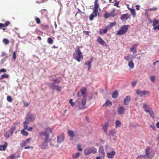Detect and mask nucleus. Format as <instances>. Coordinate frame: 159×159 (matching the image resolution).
<instances>
[{"instance_id": "obj_1", "label": "nucleus", "mask_w": 159, "mask_h": 159, "mask_svg": "<svg viewBox=\"0 0 159 159\" xmlns=\"http://www.w3.org/2000/svg\"><path fill=\"white\" fill-rule=\"evenodd\" d=\"M116 10L115 8H113L110 13L105 11L103 15L104 18L107 19L110 17H113L117 16L119 14V13L118 11H116Z\"/></svg>"}, {"instance_id": "obj_2", "label": "nucleus", "mask_w": 159, "mask_h": 159, "mask_svg": "<svg viewBox=\"0 0 159 159\" xmlns=\"http://www.w3.org/2000/svg\"><path fill=\"white\" fill-rule=\"evenodd\" d=\"M77 49L75 51V53H74V58L77 61L80 62L81 59H83V57L82 53L81 52L79 47H77Z\"/></svg>"}, {"instance_id": "obj_3", "label": "nucleus", "mask_w": 159, "mask_h": 159, "mask_svg": "<svg viewBox=\"0 0 159 159\" xmlns=\"http://www.w3.org/2000/svg\"><path fill=\"white\" fill-rule=\"evenodd\" d=\"M97 149L93 147H89L85 149L84 150V154L86 155H88L91 153L94 154L97 152Z\"/></svg>"}, {"instance_id": "obj_4", "label": "nucleus", "mask_w": 159, "mask_h": 159, "mask_svg": "<svg viewBox=\"0 0 159 159\" xmlns=\"http://www.w3.org/2000/svg\"><path fill=\"white\" fill-rule=\"evenodd\" d=\"M129 25H125L121 27L120 30L117 31V35H121L125 34L127 32Z\"/></svg>"}, {"instance_id": "obj_5", "label": "nucleus", "mask_w": 159, "mask_h": 159, "mask_svg": "<svg viewBox=\"0 0 159 159\" xmlns=\"http://www.w3.org/2000/svg\"><path fill=\"white\" fill-rule=\"evenodd\" d=\"M87 98L85 96L83 97V99L81 100V103H80L78 106V107L80 110L85 109L86 108L85 105L86 103Z\"/></svg>"}, {"instance_id": "obj_6", "label": "nucleus", "mask_w": 159, "mask_h": 159, "mask_svg": "<svg viewBox=\"0 0 159 159\" xmlns=\"http://www.w3.org/2000/svg\"><path fill=\"white\" fill-rule=\"evenodd\" d=\"M87 91V89L86 88L84 87L82 88L80 91V92H78L77 93V96L78 97H81L83 96V97L85 96L86 97V92Z\"/></svg>"}, {"instance_id": "obj_7", "label": "nucleus", "mask_w": 159, "mask_h": 159, "mask_svg": "<svg viewBox=\"0 0 159 159\" xmlns=\"http://www.w3.org/2000/svg\"><path fill=\"white\" fill-rule=\"evenodd\" d=\"M150 148L149 147H147L145 149V157L148 159H151L153 156V154H150Z\"/></svg>"}, {"instance_id": "obj_8", "label": "nucleus", "mask_w": 159, "mask_h": 159, "mask_svg": "<svg viewBox=\"0 0 159 159\" xmlns=\"http://www.w3.org/2000/svg\"><path fill=\"white\" fill-rule=\"evenodd\" d=\"M15 128H11L10 130L6 132L4 134L5 136L7 138H9L10 137L12 136L13 133L15 130Z\"/></svg>"}, {"instance_id": "obj_9", "label": "nucleus", "mask_w": 159, "mask_h": 159, "mask_svg": "<svg viewBox=\"0 0 159 159\" xmlns=\"http://www.w3.org/2000/svg\"><path fill=\"white\" fill-rule=\"evenodd\" d=\"M136 93L138 95H139L140 97H142L144 95L149 94V92L148 91L145 90L141 91L140 90L138 89L136 90Z\"/></svg>"}, {"instance_id": "obj_10", "label": "nucleus", "mask_w": 159, "mask_h": 159, "mask_svg": "<svg viewBox=\"0 0 159 159\" xmlns=\"http://www.w3.org/2000/svg\"><path fill=\"white\" fill-rule=\"evenodd\" d=\"M48 139H45L44 141L40 145V148L43 149H45L47 148L48 146Z\"/></svg>"}, {"instance_id": "obj_11", "label": "nucleus", "mask_w": 159, "mask_h": 159, "mask_svg": "<svg viewBox=\"0 0 159 159\" xmlns=\"http://www.w3.org/2000/svg\"><path fill=\"white\" fill-rule=\"evenodd\" d=\"M50 87H51L53 89H55L61 92L62 87L61 86H59L58 85H55L53 83L50 84H49Z\"/></svg>"}, {"instance_id": "obj_12", "label": "nucleus", "mask_w": 159, "mask_h": 159, "mask_svg": "<svg viewBox=\"0 0 159 159\" xmlns=\"http://www.w3.org/2000/svg\"><path fill=\"white\" fill-rule=\"evenodd\" d=\"M97 41L100 44L103 46H107V44L106 42L102 39L100 37H98L97 39Z\"/></svg>"}, {"instance_id": "obj_13", "label": "nucleus", "mask_w": 159, "mask_h": 159, "mask_svg": "<svg viewBox=\"0 0 159 159\" xmlns=\"http://www.w3.org/2000/svg\"><path fill=\"white\" fill-rule=\"evenodd\" d=\"M26 118L30 122H32L35 120V116L33 114H28Z\"/></svg>"}, {"instance_id": "obj_14", "label": "nucleus", "mask_w": 159, "mask_h": 159, "mask_svg": "<svg viewBox=\"0 0 159 159\" xmlns=\"http://www.w3.org/2000/svg\"><path fill=\"white\" fill-rule=\"evenodd\" d=\"M98 11L94 10L92 13L89 16V19L90 20H93L94 17L97 16V14Z\"/></svg>"}, {"instance_id": "obj_15", "label": "nucleus", "mask_w": 159, "mask_h": 159, "mask_svg": "<svg viewBox=\"0 0 159 159\" xmlns=\"http://www.w3.org/2000/svg\"><path fill=\"white\" fill-rule=\"evenodd\" d=\"M131 101V97L129 96H127L124 100V105H128Z\"/></svg>"}, {"instance_id": "obj_16", "label": "nucleus", "mask_w": 159, "mask_h": 159, "mask_svg": "<svg viewBox=\"0 0 159 159\" xmlns=\"http://www.w3.org/2000/svg\"><path fill=\"white\" fill-rule=\"evenodd\" d=\"M65 138L64 135V134H62L57 137V143H61L64 140Z\"/></svg>"}, {"instance_id": "obj_17", "label": "nucleus", "mask_w": 159, "mask_h": 159, "mask_svg": "<svg viewBox=\"0 0 159 159\" xmlns=\"http://www.w3.org/2000/svg\"><path fill=\"white\" fill-rule=\"evenodd\" d=\"M99 153L101 157H103L105 156L104 149L103 146H101L99 147Z\"/></svg>"}, {"instance_id": "obj_18", "label": "nucleus", "mask_w": 159, "mask_h": 159, "mask_svg": "<svg viewBox=\"0 0 159 159\" xmlns=\"http://www.w3.org/2000/svg\"><path fill=\"white\" fill-rule=\"evenodd\" d=\"M109 123L108 122H105L104 124L102 125V129L103 130L104 132L105 133L107 132V131L108 127L109 126Z\"/></svg>"}, {"instance_id": "obj_19", "label": "nucleus", "mask_w": 159, "mask_h": 159, "mask_svg": "<svg viewBox=\"0 0 159 159\" xmlns=\"http://www.w3.org/2000/svg\"><path fill=\"white\" fill-rule=\"evenodd\" d=\"M125 109L122 106L119 107L117 109L118 113L119 114H122L124 113Z\"/></svg>"}, {"instance_id": "obj_20", "label": "nucleus", "mask_w": 159, "mask_h": 159, "mask_svg": "<svg viewBox=\"0 0 159 159\" xmlns=\"http://www.w3.org/2000/svg\"><path fill=\"white\" fill-rule=\"evenodd\" d=\"M40 136H45V139H48L49 135L48 133L44 132L43 131H42L40 133Z\"/></svg>"}, {"instance_id": "obj_21", "label": "nucleus", "mask_w": 159, "mask_h": 159, "mask_svg": "<svg viewBox=\"0 0 159 159\" xmlns=\"http://www.w3.org/2000/svg\"><path fill=\"white\" fill-rule=\"evenodd\" d=\"M7 146V143L6 142L4 143L3 145H0V151H4Z\"/></svg>"}, {"instance_id": "obj_22", "label": "nucleus", "mask_w": 159, "mask_h": 159, "mask_svg": "<svg viewBox=\"0 0 159 159\" xmlns=\"http://www.w3.org/2000/svg\"><path fill=\"white\" fill-rule=\"evenodd\" d=\"M129 16L128 14H124L121 16L120 19L122 20L125 21L128 19Z\"/></svg>"}, {"instance_id": "obj_23", "label": "nucleus", "mask_w": 159, "mask_h": 159, "mask_svg": "<svg viewBox=\"0 0 159 159\" xmlns=\"http://www.w3.org/2000/svg\"><path fill=\"white\" fill-rule=\"evenodd\" d=\"M115 152L114 151H112L111 152H108L107 154V156L108 158H112L115 154Z\"/></svg>"}, {"instance_id": "obj_24", "label": "nucleus", "mask_w": 159, "mask_h": 159, "mask_svg": "<svg viewBox=\"0 0 159 159\" xmlns=\"http://www.w3.org/2000/svg\"><path fill=\"white\" fill-rule=\"evenodd\" d=\"M67 133L69 136L71 138H73L75 136L74 131L68 129L67 130Z\"/></svg>"}, {"instance_id": "obj_25", "label": "nucleus", "mask_w": 159, "mask_h": 159, "mask_svg": "<svg viewBox=\"0 0 159 159\" xmlns=\"http://www.w3.org/2000/svg\"><path fill=\"white\" fill-rule=\"evenodd\" d=\"M30 122L26 118L25 121L23 123L24 128L25 129H27L28 128V125Z\"/></svg>"}, {"instance_id": "obj_26", "label": "nucleus", "mask_w": 159, "mask_h": 159, "mask_svg": "<svg viewBox=\"0 0 159 159\" xmlns=\"http://www.w3.org/2000/svg\"><path fill=\"white\" fill-rule=\"evenodd\" d=\"M107 31L108 29L106 28L103 29H101L99 30V34H104L106 33L107 32Z\"/></svg>"}, {"instance_id": "obj_27", "label": "nucleus", "mask_w": 159, "mask_h": 159, "mask_svg": "<svg viewBox=\"0 0 159 159\" xmlns=\"http://www.w3.org/2000/svg\"><path fill=\"white\" fill-rule=\"evenodd\" d=\"M128 8L131 11V14H132L133 17H134L136 15V13L135 10L134 9L130 8L129 7H128Z\"/></svg>"}, {"instance_id": "obj_28", "label": "nucleus", "mask_w": 159, "mask_h": 159, "mask_svg": "<svg viewBox=\"0 0 159 159\" xmlns=\"http://www.w3.org/2000/svg\"><path fill=\"white\" fill-rule=\"evenodd\" d=\"M98 0H95V2H94L95 6L94 7V10L98 11V9L99 7V5L98 4Z\"/></svg>"}, {"instance_id": "obj_29", "label": "nucleus", "mask_w": 159, "mask_h": 159, "mask_svg": "<svg viewBox=\"0 0 159 159\" xmlns=\"http://www.w3.org/2000/svg\"><path fill=\"white\" fill-rule=\"evenodd\" d=\"M9 77V75H8L6 74H4L1 76L0 77V80H2L3 79H7Z\"/></svg>"}, {"instance_id": "obj_30", "label": "nucleus", "mask_w": 159, "mask_h": 159, "mask_svg": "<svg viewBox=\"0 0 159 159\" xmlns=\"http://www.w3.org/2000/svg\"><path fill=\"white\" fill-rule=\"evenodd\" d=\"M128 66L130 68L132 69L134 67V64L133 61H131L129 62Z\"/></svg>"}, {"instance_id": "obj_31", "label": "nucleus", "mask_w": 159, "mask_h": 159, "mask_svg": "<svg viewBox=\"0 0 159 159\" xmlns=\"http://www.w3.org/2000/svg\"><path fill=\"white\" fill-rule=\"evenodd\" d=\"M118 95V92L117 90H116L112 93V97L113 98H116Z\"/></svg>"}, {"instance_id": "obj_32", "label": "nucleus", "mask_w": 159, "mask_h": 159, "mask_svg": "<svg viewBox=\"0 0 159 159\" xmlns=\"http://www.w3.org/2000/svg\"><path fill=\"white\" fill-rule=\"evenodd\" d=\"M124 59L126 61H129L130 60L132 59V56L129 55L126 56H125L124 57Z\"/></svg>"}, {"instance_id": "obj_33", "label": "nucleus", "mask_w": 159, "mask_h": 159, "mask_svg": "<svg viewBox=\"0 0 159 159\" xmlns=\"http://www.w3.org/2000/svg\"><path fill=\"white\" fill-rule=\"evenodd\" d=\"M112 105V103L109 100H107L105 103L103 105V106L104 107L105 106H110Z\"/></svg>"}, {"instance_id": "obj_34", "label": "nucleus", "mask_w": 159, "mask_h": 159, "mask_svg": "<svg viewBox=\"0 0 159 159\" xmlns=\"http://www.w3.org/2000/svg\"><path fill=\"white\" fill-rule=\"evenodd\" d=\"M159 23V21L158 20L155 19H153V23L152 25L153 26V27L156 26V25L158 24Z\"/></svg>"}, {"instance_id": "obj_35", "label": "nucleus", "mask_w": 159, "mask_h": 159, "mask_svg": "<svg viewBox=\"0 0 159 159\" xmlns=\"http://www.w3.org/2000/svg\"><path fill=\"white\" fill-rule=\"evenodd\" d=\"M25 129H22L21 131V134L24 136H27L28 135V133L27 132L25 131Z\"/></svg>"}, {"instance_id": "obj_36", "label": "nucleus", "mask_w": 159, "mask_h": 159, "mask_svg": "<svg viewBox=\"0 0 159 159\" xmlns=\"http://www.w3.org/2000/svg\"><path fill=\"white\" fill-rule=\"evenodd\" d=\"M121 122L119 120H117L116 121L115 127L117 128L120 126Z\"/></svg>"}, {"instance_id": "obj_37", "label": "nucleus", "mask_w": 159, "mask_h": 159, "mask_svg": "<svg viewBox=\"0 0 159 159\" xmlns=\"http://www.w3.org/2000/svg\"><path fill=\"white\" fill-rule=\"evenodd\" d=\"M80 155V153L79 152L76 153L72 155L73 158L74 159L78 157Z\"/></svg>"}, {"instance_id": "obj_38", "label": "nucleus", "mask_w": 159, "mask_h": 159, "mask_svg": "<svg viewBox=\"0 0 159 159\" xmlns=\"http://www.w3.org/2000/svg\"><path fill=\"white\" fill-rule=\"evenodd\" d=\"M148 112L149 113V114L150 115V116H151V117H152L153 119L155 117V116L154 113L153 111H150L149 110V112Z\"/></svg>"}, {"instance_id": "obj_39", "label": "nucleus", "mask_w": 159, "mask_h": 159, "mask_svg": "<svg viewBox=\"0 0 159 159\" xmlns=\"http://www.w3.org/2000/svg\"><path fill=\"white\" fill-rule=\"evenodd\" d=\"M134 47L131 46L130 48V51L134 53H136L137 52V50Z\"/></svg>"}, {"instance_id": "obj_40", "label": "nucleus", "mask_w": 159, "mask_h": 159, "mask_svg": "<svg viewBox=\"0 0 159 159\" xmlns=\"http://www.w3.org/2000/svg\"><path fill=\"white\" fill-rule=\"evenodd\" d=\"M148 106L147 105L145 104H143V107L144 109V111H145L146 112H149L148 110L147 109V107H148Z\"/></svg>"}, {"instance_id": "obj_41", "label": "nucleus", "mask_w": 159, "mask_h": 159, "mask_svg": "<svg viewBox=\"0 0 159 159\" xmlns=\"http://www.w3.org/2000/svg\"><path fill=\"white\" fill-rule=\"evenodd\" d=\"M47 42L49 44H52L53 43V41L51 38H48V39Z\"/></svg>"}, {"instance_id": "obj_42", "label": "nucleus", "mask_w": 159, "mask_h": 159, "mask_svg": "<svg viewBox=\"0 0 159 159\" xmlns=\"http://www.w3.org/2000/svg\"><path fill=\"white\" fill-rule=\"evenodd\" d=\"M46 132H48L49 133H52V129L49 127L45 129Z\"/></svg>"}, {"instance_id": "obj_43", "label": "nucleus", "mask_w": 159, "mask_h": 159, "mask_svg": "<svg viewBox=\"0 0 159 159\" xmlns=\"http://www.w3.org/2000/svg\"><path fill=\"white\" fill-rule=\"evenodd\" d=\"M85 64L87 65L88 66V70H89L91 67V63L89 61L86 62L85 63Z\"/></svg>"}, {"instance_id": "obj_44", "label": "nucleus", "mask_w": 159, "mask_h": 159, "mask_svg": "<svg viewBox=\"0 0 159 159\" xmlns=\"http://www.w3.org/2000/svg\"><path fill=\"white\" fill-rule=\"evenodd\" d=\"M16 155L15 154H12L10 156H9L7 158V159H15Z\"/></svg>"}, {"instance_id": "obj_45", "label": "nucleus", "mask_w": 159, "mask_h": 159, "mask_svg": "<svg viewBox=\"0 0 159 159\" xmlns=\"http://www.w3.org/2000/svg\"><path fill=\"white\" fill-rule=\"evenodd\" d=\"M2 41L6 45L7 44L9 43V40L6 39H3Z\"/></svg>"}, {"instance_id": "obj_46", "label": "nucleus", "mask_w": 159, "mask_h": 159, "mask_svg": "<svg viewBox=\"0 0 159 159\" xmlns=\"http://www.w3.org/2000/svg\"><path fill=\"white\" fill-rule=\"evenodd\" d=\"M10 24V22L8 21H6L4 24H2V25H2V27H5L9 25Z\"/></svg>"}, {"instance_id": "obj_47", "label": "nucleus", "mask_w": 159, "mask_h": 159, "mask_svg": "<svg viewBox=\"0 0 159 159\" xmlns=\"http://www.w3.org/2000/svg\"><path fill=\"white\" fill-rule=\"evenodd\" d=\"M116 132L113 130H110L109 131L110 135L114 136Z\"/></svg>"}, {"instance_id": "obj_48", "label": "nucleus", "mask_w": 159, "mask_h": 159, "mask_svg": "<svg viewBox=\"0 0 159 159\" xmlns=\"http://www.w3.org/2000/svg\"><path fill=\"white\" fill-rule=\"evenodd\" d=\"M7 99L8 101L10 102H11L12 100L11 96H8L7 97Z\"/></svg>"}, {"instance_id": "obj_49", "label": "nucleus", "mask_w": 159, "mask_h": 159, "mask_svg": "<svg viewBox=\"0 0 159 159\" xmlns=\"http://www.w3.org/2000/svg\"><path fill=\"white\" fill-rule=\"evenodd\" d=\"M77 148L78 150L79 151H82L83 150L81 148V145L80 144H78L77 145Z\"/></svg>"}, {"instance_id": "obj_50", "label": "nucleus", "mask_w": 159, "mask_h": 159, "mask_svg": "<svg viewBox=\"0 0 159 159\" xmlns=\"http://www.w3.org/2000/svg\"><path fill=\"white\" fill-rule=\"evenodd\" d=\"M143 158L144 159L145 158V156L140 155L137 158V159H142Z\"/></svg>"}, {"instance_id": "obj_51", "label": "nucleus", "mask_w": 159, "mask_h": 159, "mask_svg": "<svg viewBox=\"0 0 159 159\" xmlns=\"http://www.w3.org/2000/svg\"><path fill=\"white\" fill-rule=\"evenodd\" d=\"M52 80L57 83H59L60 82V80L57 78H54Z\"/></svg>"}, {"instance_id": "obj_52", "label": "nucleus", "mask_w": 159, "mask_h": 159, "mask_svg": "<svg viewBox=\"0 0 159 159\" xmlns=\"http://www.w3.org/2000/svg\"><path fill=\"white\" fill-rule=\"evenodd\" d=\"M69 102L72 106L73 107L75 105V103L74 102H73V100L72 99H70L69 100Z\"/></svg>"}, {"instance_id": "obj_53", "label": "nucleus", "mask_w": 159, "mask_h": 159, "mask_svg": "<svg viewBox=\"0 0 159 159\" xmlns=\"http://www.w3.org/2000/svg\"><path fill=\"white\" fill-rule=\"evenodd\" d=\"M35 20L37 24H39L40 23L41 21L40 19L39 18L36 17L35 18Z\"/></svg>"}, {"instance_id": "obj_54", "label": "nucleus", "mask_w": 159, "mask_h": 159, "mask_svg": "<svg viewBox=\"0 0 159 159\" xmlns=\"http://www.w3.org/2000/svg\"><path fill=\"white\" fill-rule=\"evenodd\" d=\"M155 77L154 76H152L150 77V80L152 82H154L155 81Z\"/></svg>"}, {"instance_id": "obj_55", "label": "nucleus", "mask_w": 159, "mask_h": 159, "mask_svg": "<svg viewBox=\"0 0 159 159\" xmlns=\"http://www.w3.org/2000/svg\"><path fill=\"white\" fill-rule=\"evenodd\" d=\"M157 9V7H154L152 8H150L148 9V11H156Z\"/></svg>"}, {"instance_id": "obj_56", "label": "nucleus", "mask_w": 159, "mask_h": 159, "mask_svg": "<svg viewBox=\"0 0 159 159\" xmlns=\"http://www.w3.org/2000/svg\"><path fill=\"white\" fill-rule=\"evenodd\" d=\"M26 144L27 143L25 142H24L20 144V146L21 147H23L25 146Z\"/></svg>"}, {"instance_id": "obj_57", "label": "nucleus", "mask_w": 159, "mask_h": 159, "mask_svg": "<svg viewBox=\"0 0 159 159\" xmlns=\"http://www.w3.org/2000/svg\"><path fill=\"white\" fill-rule=\"evenodd\" d=\"M119 2L117 1L114 4V6L117 7H120V6H119Z\"/></svg>"}, {"instance_id": "obj_58", "label": "nucleus", "mask_w": 159, "mask_h": 159, "mask_svg": "<svg viewBox=\"0 0 159 159\" xmlns=\"http://www.w3.org/2000/svg\"><path fill=\"white\" fill-rule=\"evenodd\" d=\"M153 29L155 30L157 29L159 30V24L157 26L153 27Z\"/></svg>"}, {"instance_id": "obj_59", "label": "nucleus", "mask_w": 159, "mask_h": 159, "mask_svg": "<svg viewBox=\"0 0 159 159\" xmlns=\"http://www.w3.org/2000/svg\"><path fill=\"white\" fill-rule=\"evenodd\" d=\"M109 24L110 25L111 27L115 25H116V23L115 22L110 23Z\"/></svg>"}, {"instance_id": "obj_60", "label": "nucleus", "mask_w": 159, "mask_h": 159, "mask_svg": "<svg viewBox=\"0 0 159 159\" xmlns=\"http://www.w3.org/2000/svg\"><path fill=\"white\" fill-rule=\"evenodd\" d=\"M6 72V70L4 68H2L0 70V73L5 72Z\"/></svg>"}, {"instance_id": "obj_61", "label": "nucleus", "mask_w": 159, "mask_h": 159, "mask_svg": "<svg viewBox=\"0 0 159 159\" xmlns=\"http://www.w3.org/2000/svg\"><path fill=\"white\" fill-rule=\"evenodd\" d=\"M13 58L14 60H15L16 58V52H13Z\"/></svg>"}, {"instance_id": "obj_62", "label": "nucleus", "mask_w": 159, "mask_h": 159, "mask_svg": "<svg viewBox=\"0 0 159 159\" xmlns=\"http://www.w3.org/2000/svg\"><path fill=\"white\" fill-rule=\"evenodd\" d=\"M1 56L2 57H7L6 54L5 52H2L1 54Z\"/></svg>"}, {"instance_id": "obj_63", "label": "nucleus", "mask_w": 159, "mask_h": 159, "mask_svg": "<svg viewBox=\"0 0 159 159\" xmlns=\"http://www.w3.org/2000/svg\"><path fill=\"white\" fill-rule=\"evenodd\" d=\"M106 28L107 29H110L111 28L110 25L109 24L108 25H107L105 26Z\"/></svg>"}, {"instance_id": "obj_64", "label": "nucleus", "mask_w": 159, "mask_h": 159, "mask_svg": "<svg viewBox=\"0 0 159 159\" xmlns=\"http://www.w3.org/2000/svg\"><path fill=\"white\" fill-rule=\"evenodd\" d=\"M137 83V82L136 81H134L132 82V85L133 87H134Z\"/></svg>"}]
</instances>
